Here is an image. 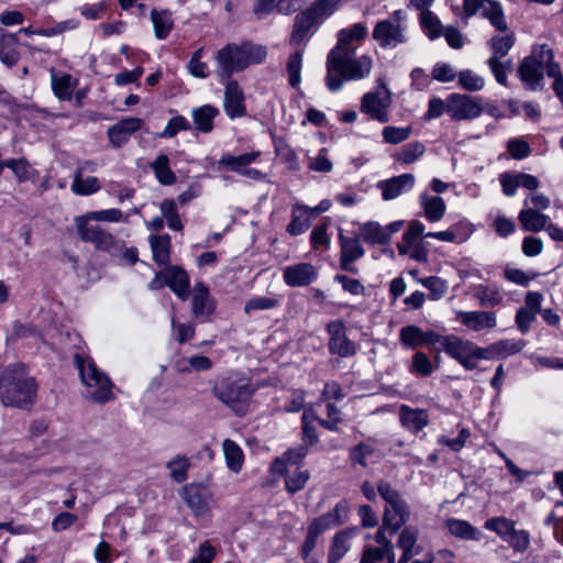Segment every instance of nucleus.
<instances>
[{
	"label": "nucleus",
	"mask_w": 563,
	"mask_h": 563,
	"mask_svg": "<svg viewBox=\"0 0 563 563\" xmlns=\"http://www.w3.org/2000/svg\"><path fill=\"white\" fill-rule=\"evenodd\" d=\"M355 49L332 48L327 56L325 85L331 92L340 91L345 81L367 78L374 60L369 55L356 57Z\"/></svg>",
	"instance_id": "f257e3e1"
},
{
	"label": "nucleus",
	"mask_w": 563,
	"mask_h": 563,
	"mask_svg": "<svg viewBox=\"0 0 563 563\" xmlns=\"http://www.w3.org/2000/svg\"><path fill=\"white\" fill-rule=\"evenodd\" d=\"M266 57L267 48L264 45L252 42L228 44L217 53V74L222 79H229L236 71L263 63Z\"/></svg>",
	"instance_id": "f03ea898"
},
{
	"label": "nucleus",
	"mask_w": 563,
	"mask_h": 563,
	"mask_svg": "<svg viewBox=\"0 0 563 563\" xmlns=\"http://www.w3.org/2000/svg\"><path fill=\"white\" fill-rule=\"evenodd\" d=\"M36 385L23 364L8 366L0 377V398L4 406L24 408L34 401Z\"/></svg>",
	"instance_id": "7ed1b4c3"
},
{
	"label": "nucleus",
	"mask_w": 563,
	"mask_h": 563,
	"mask_svg": "<svg viewBox=\"0 0 563 563\" xmlns=\"http://www.w3.org/2000/svg\"><path fill=\"white\" fill-rule=\"evenodd\" d=\"M74 363L85 387L82 395L86 399L97 404H106L113 399L114 394L111 379L96 365L90 356L75 354Z\"/></svg>",
	"instance_id": "20e7f679"
},
{
	"label": "nucleus",
	"mask_w": 563,
	"mask_h": 563,
	"mask_svg": "<svg viewBox=\"0 0 563 563\" xmlns=\"http://www.w3.org/2000/svg\"><path fill=\"white\" fill-rule=\"evenodd\" d=\"M372 36L382 48H396L406 44L409 40L406 11L395 10L388 18L378 21Z\"/></svg>",
	"instance_id": "39448f33"
},
{
	"label": "nucleus",
	"mask_w": 563,
	"mask_h": 563,
	"mask_svg": "<svg viewBox=\"0 0 563 563\" xmlns=\"http://www.w3.org/2000/svg\"><path fill=\"white\" fill-rule=\"evenodd\" d=\"M498 34L493 35L487 46L490 51V56L487 59V65L494 75L496 81L503 86H507V70L510 68L511 62L504 60L516 43V34L507 27V31H497Z\"/></svg>",
	"instance_id": "423d86ee"
},
{
	"label": "nucleus",
	"mask_w": 563,
	"mask_h": 563,
	"mask_svg": "<svg viewBox=\"0 0 563 563\" xmlns=\"http://www.w3.org/2000/svg\"><path fill=\"white\" fill-rule=\"evenodd\" d=\"M254 390L246 378L231 376L221 379L212 388L213 395L240 416L244 415Z\"/></svg>",
	"instance_id": "0eeeda50"
},
{
	"label": "nucleus",
	"mask_w": 563,
	"mask_h": 563,
	"mask_svg": "<svg viewBox=\"0 0 563 563\" xmlns=\"http://www.w3.org/2000/svg\"><path fill=\"white\" fill-rule=\"evenodd\" d=\"M377 490L387 506L384 509V529L395 534L410 518V508L398 490L390 484L380 482Z\"/></svg>",
	"instance_id": "6e6552de"
},
{
	"label": "nucleus",
	"mask_w": 563,
	"mask_h": 563,
	"mask_svg": "<svg viewBox=\"0 0 563 563\" xmlns=\"http://www.w3.org/2000/svg\"><path fill=\"white\" fill-rule=\"evenodd\" d=\"M393 102L391 91L383 78L376 80L374 91L366 92L361 100V111L380 123L389 121L388 109Z\"/></svg>",
	"instance_id": "1a4fd4ad"
},
{
	"label": "nucleus",
	"mask_w": 563,
	"mask_h": 563,
	"mask_svg": "<svg viewBox=\"0 0 563 563\" xmlns=\"http://www.w3.org/2000/svg\"><path fill=\"white\" fill-rule=\"evenodd\" d=\"M445 341L444 352L456 360L465 369L476 368L478 361L483 360L482 346L452 334Z\"/></svg>",
	"instance_id": "9d476101"
},
{
	"label": "nucleus",
	"mask_w": 563,
	"mask_h": 563,
	"mask_svg": "<svg viewBox=\"0 0 563 563\" xmlns=\"http://www.w3.org/2000/svg\"><path fill=\"white\" fill-rule=\"evenodd\" d=\"M77 233L85 242L93 243L95 246L103 252L117 255L121 251V242L115 240L109 232L102 230L99 225L86 223V218H75Z\"/></svg>",
	"instance_id": "9b49d317"
},
{
	"label": "nucleus",
	"mask_w": 563,
	"mask_h": 563,
	"mask_svg": "<svg viewBox=\"0 0 563 563\" xmlns=\"http://www.w3.org/2000/svg\"><path fill=\"white\" fill-rule=\"evenodd\" d=\"M446 112L454 121L476 119L483 112L482 99L465 93H451L446 98Z\"/></svg>",
	"instance_id": "f8f14e48"
},
{
	"label": "nucleus",
	"mask_w": 563,
	"mask_h": 563,
	"mask_svg": "<svg viewBox=\"0 0 563 563\" xmlns=\"http://www.w3.org/2000/svg\"><path fill=\"white\" fill-rule=\"evenodd\" d=\"M260 156V151H252L238 156L224 153L219 159V165L249 179L263 180L265 178V174L256 168L250 167V165L255 163Z\"/></svg>",
	"instance_id": "ddd939ff"
},
{
	"label": "nucleus",
	"mask_w": 563,
	"mask_h": 563,
	"mask_svg": "<svg viewBox=\"0 0 563 563\" xmlns=\"http://www.w3.org/2000/svg\"><path fill=\"white\" fill-rule=\"evenodd\" d=\"M180 497L196 516L207 514L213 507V494L202 484H188L180 490Z\"/></svg>",
	"instance_id": "4468645a"
},
{
	"label": "nucleus",
	"mask_w": 563,
	"mask_h": 563,
	"mask_svg": "<svg viewBox=\"0 0 563 563\" xmlns=\"http://www.w3.org/2000/svg\"><path fill=\"white\" fill-rule=\"evenodd\" d=\"M329 352L341 357H350L356 354L357 347L346 335V328L342 320H334L328 323Z\"/></svg>",
	"instance_id": "2eb2a0df"
},
{
	"label": "nucleus",
	"mask_w": 563,
	"mask_h": 563,
	"mask_svg": "<svg viewBox=\"0 0 563 563\" xmlns=\"http://www.w3.org/2000/svg\"><path fill=\"white\" fill-rule=\"evenodd\" d=\"M349 503L346 500H341L333 509L314 518L308 528L321 536L328 530L344 525L349 519Z\"/></svg>",
	"instance_id": "dca6fc26"
},
{
	"label": "nucleus",
	"mask_w": 563,
	"mask_h": 563,
	"mask_svg": "<svg viewBox=\"0 0 563 563\" xmlns=\"http://www.w3.org/2000/svg\"><path fill=\"white\" fill-rule=\"evenodd\" d=\"M456 318L463 327L473 332L490 331L497 325V314L495 311H456Z\"/></svg>",
	"instance_id": "f3484780"
},
{
	"label": "nucleus",
	"mask_w": 563,
	"mask_h": 563,
	"mask_svg": "<svg viewBox=\"0 0 563 563\" xmlns=\"http://www.w3.org/2000/svg\"><path fill=\"white\" fill-rule=\"evenodd\" d=\"M340 244V265L345 272L355 273L354 262L364 256L365 251L360 242V236H346L342 232L339 233Z\"/></svg>",
	"instance_id": "a211bd4d"
},
{
	"label": "nucleus",
	"mask_w": 563,
	"mask_h": 563,
	"mask_svg": "<svg viewBox=\"0 0 563 563\" xmlns=\"http://www.w3.org/2000/svg\"><path fill=\"white\" fill-rule=\"evenodd\" d=\"M526 346V341L521 339H501L483 350V360H500L520 353Z\"/></svg>",
	"instance_id": "6ab92c4d"
},
{
	"label": "nucleus",
	"mask_w": 563,
	"mask_h": 563,
	"mask_svg": "<svg viewBox=\"0 0 563 563\" xmlns=\"http://www.w3.org/2000/svg\"><path fill=\"white\" fill-rule=\"evenodd\" d=\"M317 275L316 267L309 263L289 265L283 271V279L290 287L307 286L317 278Z\"/></svg>",
	"instance_id": "aec40b11"
},
{
	"label": "nucleus",
	"mask_w": 563,
	"mask_h": 563,
	"mask_svg": "<svg viewBox=\"0 0 563 563\" xmlns=\"http://www.w3.org/2000/svg\"><path fill=\"white\" fill-rule=\"evenodd\" d=\"M415 183L413 175L402 174L378 183V188L382 190L383 199L388 201L410 191Z\"/></svg>",
	"instance_id": "412c9836"
},
{
	"label": "nucleus",
	"mask_w": 563,
	"mask_h": 563,
	"mask_svg": "<svg viewBox=\"0 0 563 563\" xmlns=\"http://www.w3.org/2000/svg\"><path fill=\"white\" fill-rule=\"evenodd\" d=\"M143 125V121L139 118H125L108 129L110 143L114 147L124 145L130 136L139 131Z\"/></svg>",
	"instance_id": "4be33fe9"
},
{
	"label": "nucleus",
	"mask_w": 563,
	"mask_h": 563,
	"mask_svg": "<svg viewBox=\"0 0 563 563\" xmlns=\"http://www.w3.org/2000/svg\"><path fill=\"white\" fill-rule=\"evenodd\" d=\"M223 107L225 113L231 119L240 118L245 114L244 93L239 84L234 80H230L225 85Z\"/></svg>",
	"instance_id": "5701e85b"
},
{
	"label": "nucleus",
	"mask_w": 563,
	"mask_h": 563,
	"mask_svg": "<svg viewBox=\"0 0 563 563\" xmlns=\"http://www.w3.org/2000/svg\"><path fill=\"white\" fill-rule=\"evenodd\" d=\"M320 24L306 11L295 18L294 30L289 40L290 45L295 47L305 46L313 29Z\"/></svg>",
	"instance_id": "b1692460"
},
{
	"label": "nucleus",
	"mask_w": 563,
	"mask_h": 563,
	"mask_svg": "<svg viewBox=\"0 0 563 563\" xmlns=\"http://www.w3.org/2000/svg\"><path fill=\"white\" fill-rule=\"evenodd\" d=\"M368 29L364 23H354L338 32V42L333 48L340 51H357L358 44L367 36Z\"/></svg>",
	"instance_id": "393cba45"
},
{
	"label": "nucleus",
	"mask_w": 563,
	"mask_h": 563,
	"mask_svg": "<svg viewBox=\"0 0 563 563\" xmlns=\"http://www.w3.org/2000/svg\"><path fill=\"white\" fill-rule=\"evenodd\" d=\"M400 424L412 433H418L429 423V413L426 409L411 408L408 405L399 407Z\"/></svg>",
	"instance_id": "a878e982"
},
{
	"label": "nucleus",
	"mask_w": 563,
	"mask_h": 563,
	"mask_svg": "<svg viewBox=\"0 0 563 563\" xmlns=\"http://www.w3.org/2000/svg\"><path fill=\"white\" fill-rule=\"evenodd\" d=\"M543 70H541L531 58L527 56L521 60L518 67V76L525 87L532 91L542 90L544 87L543 82Z\"/></svg>",
	"instance_id": "bb28decb"
},
{
	"label": "nucleus",
	"mask_w": 563,
	"mask_h": 563,
	"mask_svg": "<svg viewBox=\"0 0 563 563\" xmlns=\"http://www.w3.org/2000/svg\"><path fill=\"white\" fill-rule=\"evenodd\" d=\"M163 275L172 291L181 300L188 297L189 277L187 273L178 266H167L163 269Z\"/></svg>",
	"instance_id": "cd10ccee"
},
{
	"label": "nucleus",
	"mask_w": 563,
	"mask_h": 563,
	"mask_svg": "<svg viewBox=\"0 0 563 563\" xmlns=\"http://www.w3.org/2000/svg\"><path fill=\"white\" fill-rule=\"evenodd\" d=\"M191 311L196 318H207L214 311V302L209 289L201 283L194 286Z\"/></svg>",
	"instance_id": "c85d7f7f"
},
{
	"label": "nucleus",
	"mask_w": 563,
	"mask_h": 563,
	"mask_svg": "<svg viewBox=\"0 0 563 563\" xmlns=\"http://www.w3.org/2000/svg\"><path fill=\"white\" fill-rule=\"evenodd\" d=\"M527 57L538 64L541 70H545L549 77L559 76L560 65L554 62L553 51L548 44L534 45Z\"/></svg>",
	"instance_id": "c756f323"
},
{
	"label": "nucleus",
	"mask_w": 563,
	"mask_h": 563,
	"mask_svg": "<svg viewBox=\"0 0 563 563\" xmlns=\"http://www.w3.org/2000/svg\"><path fill=\"white\" fill-rule=\"evenodd\" d=\"M419 203L423 210L424 218L430 222H438L443 219L446 205L444 199L440 196H432L427 191H423L419 196Z\"/></svg>",
	"instance_id": "7c9ffc66"
},
{
	"label": "nucleus",
	"mask_w": 563,
	"mask_h": 563,
	"mask_svg": "<svg viewBox=\"0 0 563 563\" xmlns=\"http://www.w3.org/2000/svg\"><path fill=\"white\" fill-rule=\"evenodd\" d=\"M77 79L65 73H57L51 69V85L55 97L60 101H68L77 87Z\"/></svg>",
	"instance_id": "2f4dec72"
},
{
	"label": "nucleus",
	"mask_w": 563,
	"mask_h": 563,
	"mask_svg": "<svg viewBox=\"0 0 563 563\" xmlns=\"http://www.w3.org/2000/svg\"><path fill=\"white\" fill-rule=\"evenodd\" d=\"M473 296L483 308H493L500 305L504 295L500 288L490 284H478L473 287Z\"/></svg>",
	"instance_id": "473e14b6"
},
{
	"label": "nucleus",
	"mask_w": 563,
	"mask_h": 563,
	"mask_svg": "<svg viewBox=\"0 0 563 563\" xmlns=\"http://www.w3.org/2000/svg\"><path fill=\"white\" fill-rule=\"evenodd\" d=\"M522 229L527 232H540L548 227L550 217L534 208H523L518 214Z\"/></svg>",
	"instance_id": "72a5a7b5"
},
{
	"label": "nucleus",
	"mask_w": 563,
	"mask_h": 563,
	"mask_svg": "<svg viewBox=\"0 0 563 563\" xmlns=\"http://www.w3.org/2000/svg\"><path fill=\"white\" fill-rule=\"evenodd\" d=\"M308 206L302 203H295L291 207V221L286 228V232L290 235H299L305 233L310 224V216H308Z\"/></svg>",
	"instance_id": "f704fd0d"
},
{
	"label": "nucleus",
	"mask_w": 563,
	"mask_h": 563,
	"mask_svg": "<svg viewBox=\"0 0 563 563\" xmlns=\"http://www.w3.org/2000/svg\"><path fill=\"white\" fill-rule=\"evenodd\" d=\"M191 466L190 459L186 454L178 453L166 462L168 477L177 484L188 479V472Z\"/></svg>",
	"instance_id": "c9c22d12"
},
{
	"label": "nucleus",
	"mask_w": 563,
	"mask_h": 563,
	"mask_svg": "<svg viewBox=\"0 0 563 563\" xmlns=\"http://www.w3.org/2000/svg\"><path fill=\"white\" fill-rule=\"evenodd\" d=\"M445 527L455 538L473 541L482 539V532L466 520L450 518L445 521Z\"/></svg>",
	"instance_id": "e433bc0d"
},
{
	"label": "nucleus",
	"mask_w": 563,
	"mask_h": 563,
	"mask_svg": "<svg viewBox=\"0 0 563 563\" xmlns=\"http://www.w3.org/2000/svg\"><path fill=\"white\" fill-rule=\"evenodd\" d=\"M308 454V449L299 446L296 449H289L282 457L274 460L271 466V473L274 476H284L288 472V462L296 464Z\"/></svg>",
	"instance_id": "4c0bfd02"
},
{
	"label": "nucleus",
	"mask_w": 563,
	"mask_h": 563,
	"mask_svg": "<svg viewBox=\"0 0 563 563\" xmlns=\"http://www.w3.org/2000/svg\"><path fill=\"white\" fill-rule=\"evenodd\" d=\"M360 238L372 245L388 244V232L378 222L369 221L360 225Z\"/></svg>",
	"instance_id": "58836bf2"
},
{
	"label": "nucleus",
	"mask_w": 563,
	"mask_h": 563,
	"mask_svg": "<svg viewBox=\"0 0 563 563\" xmlns=\"http://www.w3.org/2000/svg\"><path fill=\"white\" fill-rule=\"evenodd\" d=\"M150 168L153 170L156 180L163 186H172L177 180L175 173L169 166V158L165 154L158 155L150 163Z\"/></svg>",
	"instance_id": "ea45409f"
},
{
	"label": "nucleus",
	"mask_w": 563,
	"mask_h": 563,
	"mask_svg": "<svg viewBox=\"0 0 563 563\" xmlns=\"http://www.w3.org/2000/svg\"><path fill=\"white\" fill-rule=\"evenodd\" d=\"M219 114V109L205 104L195 108L191 112L196 129L202 133H209L213 129V119Z\"/></svg>",
	"instance_id": "a19ab883"
},
{
	"label": "nucleus",
	"mask_w": 563,
	"mask_h": 563,
	"mask_svg": "<svg viewBox=\"0 0 563 563\" xmlns=\"http://www.w3.org/2000/svg\"><path fill=\"white\" fill-rule=\"evenodd\" d=\"M341 3L342 0H316L307 9V12L319 24H322L339 10Z\"/></svg>",
	"instance_id": "79ce46f5"
},
{
	"label": "nucleus",
	"mask_w": 563,
	"mask_h": 563,
	"mask_svg": "<svg viewBox=\"0 0 563 563\" xmlns=\"http://www.w3.org/2000/svg\"><path fill=\"white\" fill-rule=\"evenodd\" d=\"M222 450L229 470L239 473L244 462V454L240 445L231 439H225L222 443Z\"/></svg>",
	"instance_id": "37998d69"
},
{
	"label": "nucleus",
	"mask_w": 563,
	"mask_h": 563,
	"mask_svg": "<svg viewBox=\"0 0 563 563\" xmlns=\"http://www.w3.org/2000/svg\"><path fill=\"white\" fill-rule=\"evenodd\" d=\"M101 185L97 177L88 176L85 178L84 175L80 174V170H75L70 186V189L75 195L89 196L99 191Z\"/></svg>",
	"instance_id": "c03bdc74"
},
{
	"label": "nucleus",
	"mask_w": 563,
	"mask_h": 563,
	"mask_svg": "<svg viewBox=\"0 0 563 563\" xmlns=\"http://www.w3.org/2000/svg\"><path fill=\"white\" fill-rule=\"evenodd\" d=\"M350 539L351 534L346 530L334 534L329 549L328 563H338L347 553L350 550Z\"/></svg>",
	"instance_id": "a18cd8bd"
},
{
	"label": "nucleus",
	"mask_w": 563,
	"mask_h": 563,
	"mask_svg": "<svg viewBox=\"0 0 563 563\" xmlns=\"http://www.w3.org/2000/svg\"><path fill=\"white\" fill-rule=\"evenodd\" d=\"M481 14L489 21L490 25L495 27L496 31H507L508 23L500 2L489 0Z\"/></svg>",
	"instance_id": "49530a36"
},
{
	"label": "nucleus",
	"mask_w": 563,
	"mask_h": 563,
	"mask_svg": "<svg viewBox=\"0 0 563 563\" xmlns=\"http://www.w3.org/2000/svg\"><path fill=\"white\" fill-rule=\"evenodd\" d=\"M151 20L154 27V33L156 38L164 40L168 36L170 33L174 21L172 18V13L167 10L157 11L152 10L151 11Z\"/></svg>",
	"instance_id": "de8ad7c7"
},
{
	"label": "nucleus",
	"mask_w": 563,
	"mask_h": 563,
	"mask_svg": "<svg viewBox=\"0 0 563 563\" xmlns=\"http://www.w3.org/2000/svg\"><path fill=\"white\" fill-rule=\"evenodd\" d=\"M150 245L153 258L158 265H165L169 261L170 238L168 235H151Z\"/></svg>",
	"instance_id": "09e8293b"
},
{
	"label": "nucleus",
	"mask_w": 563,
	"mask_h": 563,
	"mask_svg": "<svg viewBox=\"0 0 563 563\" xmlns=\"http://www.w3.org/2000/svg\"><path fill=\"white\" fill-rule=\"evenodd\" d=\"M484 527L485 529L495 532L503 541L506 542L516 529V523L514 520L500 516L488 519Z\"/></svg>",
	"instance_id": "8fccbe9b"
},
{
	"label": "nucleus",
	"mask_w": 563,
	"mask_h": 563,
	"mask_svg": "<svg viewBox=\"0 0 563 563\" xmlns=\"http://www.w3.org/2000/svg\"><path fill=\"white\" fill-rule=\"evenodd\" d=\"M420 24L423 32L430 40L442 36L445 27H443L440 19L432 11L420 12Z\"/></svg>",
	"instance_id": "3c124183"
},
{
	"label": "nucleus",
	"mask_w": 563,
	"mask_h": 563,
	"mask_svg": "<svg viewBox=\"0 0 563 563\" xmlns=\"http://www.w3.org/2000/svg\"><path fill=\"white\" fill-rule=\"evenodd\" d=\"M459 85L471 92L481 91L485 87V78L472 69H464L457 74Z\"/></svg>",
	"instance_id": "603ef678"
},
{
	"label": "nucleus",
	"mask_w": 563,
	"mask_h": 563,
	"mask_svg": "<svg viewBox=\"0 0 563 563\" xmlns=\"http://www.w3.org/2000/svg\"><path fill=\"white\" fill-rule=\"evenodd\" d=\"M423 333L417 325H406L399 331V341L406 349H416L423 345Z\"/></svg>",
	"instance_id": "864d4df0"
},
{
	"label": "nucleus",
	"mask_w": 563,
	"mask_h": 563,
	"mask_svg": "<svg viewBox=\"0 0 563 563\" xmlns=\"http://www.w3.org/2000/svg\"><path fill=\"white\" fill-rule=\"evenodd\" d=\"M159 210L170 230H183L184 225L179 218L176 202L173 199H164L159 205Z\"/></svg>",
	"instance_id": "5fc2aeb1"
},
{
	"label": "nucleus",
	"mask_w": 563,
	"mask_h": 563,
	"mask_svg": "<svg viewBox=\"0 0 563 563\" xmlns=\"http://www.w3.org/2000/svg\"><path fill=\"white\" fill-rule=\"evenodd\" d=\"M417 543V532L412 528L404 529L398 538V547L404 551L398 563H408L413 555V548Z\"/></svg>",
	"instance_id": "6e6d98bb"
},
{
	"label": "nucleus",
	"mask_w": 563,
	"mask_h": 563,
	"mask_svg": "<svg viewBox=\"0 0 563 563\" xmlns=\"http://www.w3.org/2000/svg\"><path fill=\"white\" fill-rule=\"evenodd\" d=\"M318 421V417L312 410L305 411L301 417L302 422V441L306 449L318 442V434L313 421Z\"/></svg>",
	"instance_id": "4d7b16f0"
},
{
	"label": "nucleus",
	"mask_w": 563,
	"mask_h": 563,
	"mask_svg": "<svg viewBox=\"0 0 563 563\" xmlns=\"http://www.w3.org/2000/svg\"><path fill=\"white\" fill-rule=\"evenodd\" d=\"M5 167L10 168L20 183L32 179L36 172L25 158H11L5 161Z\"/></svg>",
	"instance_id": "13d9d810"
},
{
	"label": "nucleus",
	"mask_w": 563,
	"mask_h": 563,
	"mask_svg": "<svg viewBox=\"0 0 563 563\" xmlns=\"http://www.w3.org/2000/svg\"><path fill=\"white\" fill-rule=\"evenodd\" d=\"M386 560V563H395L394 548H367L360 563H377Z\"/></svg>",
	"instance_id": "bf43d9fd"
},
{
	"label": "nucleus",
	"mask_w": 563,
	"mask_h": 563,
	"mask_svg": "<svg viewBox=\"0 0 563 563\" xmlns=\"http://www.w3.org/2000/svg\"><path fill=\"white\" fill-rule=\"evenodd\" d=\"M426 152V146L421 142H412L404 145L397 153L396 159L402 164L416 162Z\"/></svg>",
	"instance_id": "052dcab7"
},
{
	"label": "nucleus",
	"mask_w": 563,
	"mask_h": 563,
	"mask_svg": "<svg viewBox=\"0 0 563 563\" xmlns=\"http://www.w3.org/2000/svg\"><path fill=\"white\" fill-rule=\"evenodd\" d=\"M418 283H420L422 286L430 290L429 297L431 300L441 299L449 289L448 283L438 276L419 278Z\"/></svg>",
	"instance_id": "680f3d73"
},
{
	"label": "nucleus",
	"mask_w": 563,
	"mask_h": 563,
	"mask_svg": "<svg viewBox=\"0 0 563 563\" xmlns=\"http://www.w3.org/2000/svg\"><path fill=\"white\" fill-rule=\"evenodd\" d=\"M302 66V49H298L291 54L287 62V75L290 86L297 87L300 84Z\"/></svg>",
	"instance_id": "e2e57ef3"
},
{
	"label": "nucleus",
	"mask_w": 563,
	"mask_h": 563,
	"mask_svg": "<svg viewBox=\"0 0 563 563\" xmlns=\"http://www.w3.org/2000/svg\"><path fill=\"white\" fill-rule=\"evenodd\" d=\"M411 126H385L382 131L384 141L388 144H399L411 135Z\"/></svg>",
	"instance_id": "0e129e2a"
},
{
	"label": "nucleus",
	"mask_w": 563,
	"mask_h": 563,
	"mask_svg": "<svg viewBox=\"0 0 563 563\" xmlns=\"http://www.w3.org/2000/svg\"><path fill=\"white\" fill-rule=\"evenodd\" d=\"M325 402L327 419L318 418V422L330 431H338L339 424L343 421L340 409L330 401Z\"/></svg>",
	"instance_id": "69168bd1"
},
{
	"label": "nucleus",
	"mask_w": 563,
	"mask_h": 563,
	"mask_svg": "<svg viewBox=\"0 0 563 563\" xmlns=\"http://www.w3.org/2000/svg\"><path fill=\"white\" fill-rule=\"evenodd\" d=\"M308 168L323 174L332 172L333 164L328 156V150L323 147L316 156L310 157L308 161Z\"/></svg>",
	"instance_id": "338daca9"
},
{
	"label": "nucleus",
	"mask_w": 563,
	"mask_h": 563,
	"mask_svg": "<svg viewBox=\"0 0 563 563\" xmlns=\"http://www.w3.org/2000/svg\"><path fill=\"white\" fill-rule=\"evenodd\" d=\"M310 475L308 471L296 468L294 473L289 474L286 478V490L295 494L301 490L307 484Z\"/></svg>",
	"instance_id": "774afa93"
}]
</instances>
